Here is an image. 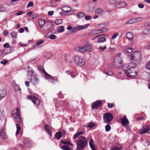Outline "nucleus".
I'll return each instance as SVG.
<instances>
[{
	"label": "nucleus",
	"mask_w": 150,
	"mask_h": 150,
	"mask_svg": "<svg viewBox=\"0 0 150 150\" xmlns=\"http://www.w3.org/2000/svg\"><path fill=\"white\" fill-rule=\"evenodd\" d=\"M120 121L122 125L124 127L127 126L129 124V121L126 115H124L123 117L120 118Z\"/></svg>",
	"instance_id": "9b49d317"
},
{
	"label": "nucleus",
	"mask_w": 150,
	"mask_h": 150,
	"mask_svg": "<svg viewBox=\"0 0 150 150\" xmlns=\"http://www.w3.org/2000/svg\"><path fill=\"white\" fill-rule=\"evenodd\" d=\"M6 95V91L0 89V100L4 98Z\"/></svg>",
	"instance_id": "f3484780"
},
{
	"label": "nucleus",
	"mask_w": 150,
	"mask_h": 150,
	"mask_svg": "<svg viewBox=\"0 0 150 150\" xmlns=\"http://www.w3.org/2000/svg\"><path fill=\"white\" fill-rule=\"evenodd\" d=\"M107 31L106 28H104L101 29L95 30L93 31V33L95 34H98L102 33L105 32Z\"/></svg>",
	"instance_id": "4468645a"
},
{
	"label": "nucleus",
	"mask_w": 150,
	"mask_h": 150,
	"mask_svg": "<svg viewBox=\"0 0 150 150\" xmlns=\"http://www.w3.org/2000/svg\"><path fill=\"white\" fill-rule=\"evenodd\" d=\"M61 143L62 144H66L67 145H71V144L70 142H69L68 141H62Z\"/></svg>",
	"instance_id": "a19ab883"
},
{
	"label": "nucleus",
	"mask_w": 150,
	"mask_h": 150,
	"mask_svg": "<svg viewBox=\"0 0 150 150\" xmlns=\"http://www.w3.org/2000/svg\"><path fill=\"white\" fill-rule=\"evenodd\" d=\"M126 37L129 40H132L133 37L132 34L129 32L127 33L126 34Z\"/></svg>",
	"instance_id": "412c9836"
},
{
	"label": "nucleus",
	"mask_w": 150,
	"mask_h": 150,
	"mask_svg": "<svg viewBox=\"0 0 150 150\" xmlns=\"http://www.w3.org/2000/svg\"><path fill=\"white\" fill-rule=\"evenodd\" d=\"M89 144L90 146V147L91 148V149H93L95 147V145L94 144V142L93 139H91L89 142Z\"/></svg>",
	"instance_id": "c85d7f7f"
},
{
	"label": "nucleus",
	"mask_w": 150,
	"mask_h": 150,
	"mask_svg": "<svg viewBox=\"0 0 150 150\" xmlns=\"http://www.w3.org/2000/svg\"><path fill=\"white\" fill-rule=\"evenodd\" d=\"M91 18V16H86L85 17V19L86 20H89Z\"/></svg>",
	"instance_id": "4d7b16f0"
},
{
	"label": "nucleus",
	"mask_w": 150,
	"mask_h": 150,
	"mask_svg": "<svg viewBox=\"0 0 150 150\" xmlns=\"http://www.w3.org/2000/svg\"><path fill=\"white\" fill-rule=\"evenodd\" d=\"M89 25V24H87L85 25H79V28L80 30H83V29L86 28L88 27Z\"/></svg>",
	"instance_id": "f704fd0d"
},
{
	"label": "nucleus",
	"mask_w": 150,
	"mask_h": 150,
	"mask_svg": "<svg viewBox=\"0 0 150 150\" xmlns=\"http://www.w3.org/2000/svg\"><path fill=\"white\" fill-rule=\"evenodd\" d=\"M34 4L33 2L30 1L29 2L27 5V8H28L29 7L32 6H33Z\"/></svg>",
	"instance_id": "09e8293b"
},
{
	"label": "nucleus",
	"mask_w": 150,
	"mask_h": 150,
	"mask_svg": "<svg viewBox=\"0 0 150 150\" xmlns=\"http://www.w3.org/2000/svg\"><path fill=\"white\" fill-rule=\"evenodd\" d=\"M105 72L107 75L109 76H112L113 74L112 72L110 71H106Z\"/></svg>",
	"instance_id": "de8ad7c7"
},
{
	"label": "nucleus",
	"mask_w": 150,
	"mask_h": 150,
	"mask_svg": "<svg viewBox=\"0 0 150 150\" xmlns=\"http://www.w3.org/2000/svg\"><path fill=\"white\" fill-rule=\"evenodd\" d=\"M23 142L24 144L26 146H30L31 145V142L27 138H25L23 139Z\"/></svg>",
	"instance_id": "dca6fc26"
},
{
	"label": "nucleus",
	"mask_w": 150,
	"mask_h": 150,
	"mask_svg": "<svg viewBox=\"0 0 150 150\" xmlns=\"http://www.w3.org/2000/svg\"><path fill=\"white\" fill-rule=\"evenodd\" d=\"M106 46H104L103 47H102V46H100L99 48V49H100V50H105L106 49Z\"/></svg>",
	"instance_id": "052dcab7"
},
{
	"label": "nucleus",
	"mask_w": 150,
	"mask_h": 150,
	"mask_svg": "<svg viewBox=\"0 0 150 150\" xmlns=\"http://www.w3.org/2000/svg\"><path fill=\"white\" fill-rule=\"evenodd\" d=\"M135 23L140 21L142 20V18L141 17H139L137 18H134Z\"/></svg>",
	"instance_id": "ea45409f"
},
{
	"label": "nucleus",
	"mask_w": 150,
	"mask_h": 150,
	"mask_svg": "<svg viewBox=\"0 0 150 150\" xmlns=\"http://www.w3.org/2000/svg\"><path fill=\"white\" fill-rule=\"evenodd\" d=\"M61 148L64 150H70V148L66 145H61Z\"/></svg>",
	"instance_id": "473e14b6"
},
{
	"label": "nucleus",
	"mask_w": 150,
	"mask_h": 150,
	"mask_svg": "<svg viewBox=\"0 0 150 150\" xmlns=\"http://www.w3.org/2000/svg\"><path fill=\"white\" fill-rule=\"evenodd\" d=\"M45 128L49 134L51 135H52V132L51 130L49 129V126L48 125H45Z\"/></svg>",
	"instance_id": "a878e982"
},
{
	"label": "nucleus",
	"mask_w": 150,
	"mask_h": 150,
	"mask_svg": "<svg viewBox=\"0 0 150 150\" xmlns=\"http://www.w3.org/2000/svg\"><path fill=\"white\" fill-rule=\"evenodd\" d=\"M77 31L74 27H73L72 28V30L71 31V33H74L76 31Z\"/></svg>",
	"instance_id": "e2e57ef3"
},
{
	"label": "nucleus",
	"mask_w": 150,
	"mask_h": 150,
	"mask_svg": "<svg viewBox=\"0 0 150 150\" xmlns=\"http://www.w3.org/2000/svg\"><path fill=\"white\" fill-rule=\"evenodd\" d=\"M17 33L15 31L12 32L11 33V38L15 39L16 38Z\"/></svg>",
	"instance_id": "c756f323"
},
{
	"label": "nucleus",
	"mask_w": 150,
	"mask_h": 150,
	"mask_svg": "<svg viewBox=\"0 0 150 150\" xmlns=\"http://www.w3.org/2000/svg\"><path fill=\"white\" fill-rule=\"evenodd\" d=\"M102 101L101 100H97L94 103H93L91 105V107L92 109H95L101 104Z\"/></svg>",
	"instance_id": "ddd939ff"
},
{
	"label": "nucleus",
	"mask_w": 150,
	"mask_h": 150,
	"mask_svg": "<svg viewBox=\"0 0 150 150\" xmlns=\"http://www.w3.org/2000/svg\"><path fill=\"white\" fill-rule=\"evenodd\" d=\"M115 65H117L118 67H120L122 65V62L120 57L117 56L114 59Z\"/></svg>",
	"instance_id": "f8f14e48"
},
{
	"label": "nucleus",
	"mask_w": 150,
	"mask_h": 150,
	"mask_svg": "<svg viewBox=\"0 0 150 150\" xmlns=\"http://www.w3.org/2000/svg\"><path fill=\"white\" fill-rule=\"evenodd\" d=\"M106 38L105 37H102L100 38L98 41L99 43L103 42L105 41Z\"/></svg>",
	"instance_id": "72a5a7b5"
},
{
	"label": "nucleus",
	"mask_w": 150,
	"mask_h": 150,
	"mask_svg": "<svg viewBox=\"0 0 150 150\" xmlns=\"http://www.w3.org/2000/svg\"><path fill=\"white\" fill-rule=\"evenodd\" d=\"M49 38L51 40H54L56 38V36L55 35H50Z\"/></svg>",
	"instance_id": "8fccbe9b"
},
{
	"label": "nucleus",
	"mask_w": 150,
	"mask_h": 150,
	"mask_svg": "<svg viewBox=\"0 0 150 150\" xmlns=\"http://www.w3.org/2000/svg\"><path fill=\"white\" fill-rule=\"evenodd\" d=\"M66 73H67L68 74H70L71 77L74 78L75 77L73 73L71 72L70 71L68 70L66 71Z\"/></svg>",
	"instance_id": "58836bf2"
},
{
	"label": "nucleus",
	"mask_w": 150,
	"mask_h": 150,
	"mask_svg": "<svg viewBox=\"0 0 150 150\" xmlns=\"http://www.w3.org/2000/svg\"><path fill=\"white\" fill-rule=\"evenodd\" d=\"M114 105V104L113 103H108V106L109 108H112Z\"/></svg>",
	"instance_id": "13d9d810"
},
{
	"label": "nucleus",
	"mask_w": 150,
	"mask_h": 150,
	"mask_svg": "<svg viewBox=\"0 0 150 150\" xmlns=\"http://www.w3.org/2000/svg\"><path fill=\"white\" fill-rule=\"evenodd\" d=\"M111 129V127L110 125L107 124L105 126V129L106 131L108 132Z\"/></svg>",
	"instance_id": "79ce46f5"
},
{
	"label": "nucleus",
	"mask_w": 150,
	"mask_h": 150,
	"mask_svg": "<svg viewBox=\"0 0 150 150\" xmlns=\"http://www.w3.org/2000/svg\"><path fill=\"white\" fill-rule=\"evenodd\" d=\"M50 25L51 24L50 23L46 22L44 25V27H45L44 29L45 30H47L49 29L50 28Z\"/></svg>",
	"instance_id": "7c9ffc66"
},
{
	"label": "nucleus",
	"mask_w": 150,
	"mask_h": 150,
	"mask_svg": "<svg viewBox=\"0 0 150 150\" xmlns=\"http://www.w3.org/2000/svg\"><path fill=\"white\" fill-rule=\"evenodd\" d=\"M54 12L53 11H49L48 12V14L49 16H52L53 15Z\"/></svg>",
	"instance_id": "338daca9"
},
{
	"label": "nucleus",
	"mask_w": 150,
	"mask_h": 150,
	"mask_svg": "<svg viewBox=\"0 0 150 150\" xmlns=\"http://www.w3.org/2000/svg\"><path fill=\"white\" fill-rule=\"evenodd\" d=\"M150 127H147L146 128H143L142 130H140L139 131V133L140 134H143L146 133L149 131Z\"/></svg>",
	"instance_id": "6ab92c4d"
},
{
	"label": "nucleus",
	"mask_w": 150,
	"mask_h": 150,
	"mask_svg": "<svg viewBox=\"0 0 150 150\" xmlns=\"http://www.w3.org/2000/svg\"><path fill=\"white\" fill-rule=\"evenodd\" d=\"M44 41L42 40H40L38 41L37 42V44L38 45H39L41 44H42L43 43Z\"/></svg>",
	"instance_id": "864d4df0"
},
{
	"label": "nucleus",
	"mask_w": 150,
	"mask_h": 150,
	"mask_svg": "<svg viewBox=\"0 0 150 150\" xmlns=\"http://www.w3.org/2000/svg\"><path fill=\"white\" fill-rule=\"evenodd\" d=\"M62 21V19H58L55 21V23L57 25H59L61 24Z\"/></svg>",
	"instance_id": "e433bc0d"
},
{
	"label": "nucleus",
	"mask_w": 150,
	"mask_h": 150,
	"mask_svg": "<svg viewBox=\"0 0 150 150\" xmlns=\"http://www.w3.org/2000/svg\"><path fill=\"white\" fill-rule=\"evenodd\" d=\"M127 5V3L124 1H119L117 4V6L119 8H122L126 6Z\"/></svg>",
	"instance_id": "a211bd4d"
},
{
	"label": "nucleus",
	"mask_w": 150,
	"mask_h": 150,
	"mask_svg": "<svg viewBox=\"0 0 150 150\" xmlns=\"http://www.w3.org/2000/svg\"><path fill=\"white\" fill-rule=\"evenodd\" d=\"M118 35V34L117 33H115L112 35V40L115 39Z\"/></svg>",
	"instance_id": "603ef678"
},
{
	"label": "nucleus",
	"mask_w": 150,
	"mask_h": 150,
	"mask_svg": "<svg viewBox=\"0 0 150 150\" xmlns=\"http://www.w3.org/2000/svg\"><path fill=\"white\" fill-rule=\"evenodd\" d=\"M79 51L81 52H90L92 50L91 45H90L79 47Z\"/></svg>",
	"instance_id": "6e6552de"
},
{
	"label": "nucleus",
	"mask_w": 150,
	"mask_h": 150,
	"mask_svg": "<svg viewBox=\"0 0 150 150\" xmlns=\"http://www.w3.org/2000/svg\"><path fill=\"white\" fill-rule=\"evenodd\" d=\"M85 14L83 12H80L77 14V17L79 18H82L85 16Z\"/></svg>",
	"instance_id": "cd10ccee"
},
{
	"label": "nucleus",
	"mask_w": 150,
	"mask_h": 150,
	"mask_svg": "<svg viewBox=\"0 0 150 150\" xmlns=\"http://www.w3.org/2000/svg\"><path fill=\"white\" fill-rule=\"evenodd\" d=\"M38 69L40 72H42L44 74H45V76L46 79H51L52 78V76L47 74L45 71L44 68L42 67L38 66Z\"/></svg>",
	"instance_id": "9d476101"
},
{
	"label": "nucleus",
	"mask_w": 150,
	"mask_h": 150,
	"mask_svg": "<svg viewBox=\"0 0 150 150\" xmlns=\"http://www.w3.org/2000/svg\"><path fill=\"white\" fill-rule=\"evenodd\" d=\"M74 60L75 63L80 66H83L85 64V61L82 57L78 56L74 57Z\"/></svg>",
	"instance_id": "0eeeda50"
},
{
	"label": "nucleus",
	"mask_w": 150,
	"mask_h": 150,
	"mask_svg": "<svg viewBox=\"0 0 150 150\" xmlns=\"http://www.w3.org/2000/svg\"><path fill=\"white\" fill-rule=\"evenodd\" d=\"M34 74V73L32 71H28V76H30L29 80L30 82L33 85H36L39 82V80L38 78L35 76Z\"/></svg>",
	"instance_id": "39448f33"
},
{
	"label": "nucleus",
	"mask_w": 150,
	"mask_h": 150,
	"mask_svg": "<svg viewBox=\"0 0 150 150\" xmlns=\"http://www.w3.org/2000/svg\"><path fill=\"white\" fill-rule=\"evenodd\" d=\"M95 12L96 13L101 15L103 12V11L101 8H98L96 9Z\"/></svg>",
	"instance_id": "393cba45"
},
{
	"label": "nucleus",
	"mask_w": 150,
	"mask_h": 150,
	"mask_svg": "<svg viewBox=\"0 0 150 150\" xmlns=\"http://www.w3.org/2000/svg\"><path fill=\"white\" fill-rule=\"evenodd\" d=\"M130 59L136 64H139L141 62L142 56L140 52L138 51L135 52L130 55Z\"/></svg>",
	"instance_id": "20e7f679"
},
{
	"label": "nucleus",
	"mask_w": 150,
	"mask_h": 150,
	"mask_svg": "<svg viewBox=\"0 0 150 150\" xmlns=\"http://www.w3.org/2000/svg\"><path fill=\"white\" fill-rule=\"evenodd\" d=\"M113 116L109 113H105L103 115V120L104 122L107 124H110L112 120Z\"/></svg>",
	"instance_id": "423d86ee"
},
{
	"label": "nucleus",
	"mask_w": 150,
	"mask_h": 150,
	"mask_svg": "<svg viewBox=\"0 0 150 150\" xmlns=\"http://www.w3.org/2000/svg\"><path fill=\"white\" fill-rule=\"evenodd\" d=\"M8 62V61L7 60H3L1 61V64H3L5 65L7 64Z\"/></svg>",
	"instance_id": "3c124183"
},
{
	"label": "nucleus",
	"mask_w": 150,
	"mask_h": 150,
	"mask_svg": "<svg viewBox=\"0 0 150 150\" xmlns=\"http://www.w3.org/2000/svg\"><path fill=\"white\" fill-rule=\"evenodd\" d=\"M0 135L3 139H6L7 138V136L6 134L5 129L4 128L1 129L0 130Z\"/></svg>",
	"instance_id": "2eb2a0df"
},
{
	"label": "nucleus",
	"mask_w": 150,
	"mask_h": 150,
	"mask_svg": "<svg viewBox=\"0 0 150 150\" xmlns=\"http://www.w3.org/2000/svg\"><path fill=\"white\" fill-rule=\"evenodd\" d=\"M74 28H75V29H76V31H78V30H80V28H79V26L77 25V26H74Z\"/></svg>",
	"instance_id": "69168bd1"
},
{
	"label": "nucleus",
	"mask_w": 150,
	"mask_h": 150,
	"mask_svg": "<svg viewBox=\"0 0 150 150\" xmlns=\"http://www.w3.org/2000/svg\"><path fill=\"white\" fill-rule=\"evenodd\" d=\"M84 134L83 132H79L76 133L74 135L73 138V140H74L77 138L79 135L83 134Z\"/></svg>",
	"instance_id": "5701e85b"
},
{
	"label": "nucleus",
	"mask_w": 150,
	"mask_h": 150,
	"mask_svg": "<svg viewBox=\"0 0 150 150\" xmlns=\"http://www.w3.org/2000/svg\"><path fill=\"white\" fill-rule=\"evenodd\" d=\"M119 1L120 0H110V2L112 4H115L117 5V4Z\"/></svg>",
	"instance_id": "a18cd8bd"
},
{
	"label": "nucleus",
	"mask_w": 150,
	"mask_h": 150,
	"mask_svg": "<svg viewBox=\"0 0 150 150\" xmlns=\"http://www.w3.org/2000/svg\"><path fill=\"white\" fill-rule=\"evenodd\" d=\"M61 9L63 11L67 13L71 10V8L69 7L63 6L62 7Z\"/></svg>",
	"instance_id": "aec40b11"
},
{
	"label": "nucleus",
	"mask_w": 150,
	"mask_h": 150,
	"mask_svg": "<svg viewBox=\"0 0 150 150\" xmlns=\"http://www.w3.org/2000/svg\"><path fill=\"white\" fill-rule=\"evenodd\" d=\"M10 45L8 43H6L3 45V46L5 48H8L9 47Z\"/></svg>",
	"instance_id": "6e6d98bb"
},
{
	"label": "nucleus",
	"mask_w": 150,
	"mask_h": 150,
	"mask_svg": "<svg viewBox=\"0 0 150 150\" xmlns=\"http://www.w3.org/2000/svg\"><path fill=\"white\" fill-rule=\"evenodd\" d=\"M19 112V110L18 108H16L14 109L12 112V116L16 123V125L17 128V131L16 133V135L19 134L21 129L20 126L18 124V123L21 124L22 122V121Z\"/></svg>",
	"instance_id": "f03ea898"
},
{
	"label": "nucleus",
	"mask_w": 150,
	"mask_h": 150,
	"mask_svg": "<svg viewBox=\"0 0 150 150\" xmlns=\"http://www.w3.org/2000/svg\"><path fill=\"white\" fill-rule=\"evenodd\" d=\"M28 98L29 99H31L33 102L37 106L39 105L40 101V100L33 96H28Z\"/></svg>",
	"instance_id": "1a4fd4ad"
},
{
	"label": "nucleus",
	"mask_w": 150,
	"mask_h": 150,
	"mask_svg": "<svg viewBox=\"0 0 150 150\" xmlns=\"http://www.w3.org/2000/svg\"><path fill=\"white\" fill-rule=\"evenodd\" d=\"M23 13V11H20L15 13V15L16 16H19L22 14Z\"/></svg>",
	"instance_id": "5fc2aeb1"
},
{
	"label": "nucleus",
	"mask_w": 150,
	"mask_h": 150,
	"mask_svg": "<svg viewBox=\"0 0 150 150\" xmlns=\"http://www.w3.org/2000/svg\"><path fill=\"white\" fill-rule=\"evenodd\" d=\"M138 6L139 8H142L144 7V5L142 4H139L138 5Z\"/></svg>",
	"instance_id": "bf43d9fd"
},
{
	"label": "nucleus",
	"mask_w": 150,
	"mask_h": 150,
	"mask_svg": "<svg viewBox=\"0 0 150 150\" xmlns=\"http://www.w3.org/2000/svg\"><path fill=\"white\" fill-rule=\"evenodd\" d=\"M95 125V123H90L87 125V127H89L90 128H91L93 127H94Z\"/></svg>",
	"instance_id": "37998d69"
},
{
	"label": "nucleus",
	"mask_w": 150,
	"mask_h": 150,
	"mask_svg": "<svg viewBox=\"0 0 150 150\" xmlns=\"http://www.w3.org/2000/svg\"><path fill=\"white\" fill-rule=\"evenodd\" d=\"M24 31V29L23 28H21L19 29L18 31L20 33H23Z\"/></svg>",
	"instance_id": "774afa93"
},
{
	"label": "nucleus",
	"mask_w": 150,
	"mask_h": 150,
	"mask_svg": "<svg viewBox=\"0 0 150 150\" xmlns=\"http://www.w3.org/2000/svg\"><path fill=\"white\" fill-rule=\"evenodd\" d=\"M136 66L135 63H130L125 64L122 68L128 77L133 78L137 75V73L135 68Z\"/></svg>",
	"instance_id": "f257e3e1"
},
{
	"label": "nucleus",
	"mask_w": 150,
	"mask_h": 150,
	"mask_svg": "<svg viewBox=\"0 0 150 150\" xmlns=\"http://www.w3.org/2000/svg\"><path fill=\"white\" fill-rule=\"evenodd\" d=\"M120 147L116 146H112V150H120Z\"/></svg>",
	"instance_id": "49530a36"
},
{
	"label": "nucleus",
	"mask_w": 150,
	"mask_h": 150,
	"mask_svg": "<svg viewBox=\"0 0 150 150\" xmlns=\"http://www.w3.org/2000/svg\"><path fill=\"white\" fill-rule=\"evenodd\" d=\"M77 31L74 27H73L72 28V30L71 31V33H74L76 31Z\"/></svg>",
	"instance_id": "680f3d73"
},
{
	"label": "nucleus",
	"mask_w": 150,
	"mask_h": 150,
	"mask_svg": "<svg viewBox=\"0 0 150 150\" xmlns=\"http://www.w3.org/2000/svg\"><path fill=\"white\" fill-rule=\"evenodd\" d=\"M58 31L60 33H62L64 31V27L60 26L58 28Z\"/></svg>",
	"instance_id": "c9c22d12"
},
{
	"label": "nucleus",
	"mask_w": 150,
	"mask_h": 150,
	"mask_svg": "<svg viewBox=\"0 0 150 150\" xmlns=\"http://www.w3.org/2000/svg\"><path fill=\"white\" fill-rule=\"evenodd\" d=\"M5 11V9L1 6L0 8V11L2 12H4Z\"/></svg>",
	"instance_id": "0e129e2a"
},
{
	"label": "nucleus",
	"mask_w": 150,
	"mask_h": 150,
	"mask_svg": "<svg viewBox=\"0 0 150 150\" xmlns=\"http://www.w3.org/2000/svg\"><path fill=\"white\" fill-rule=\"evenodd\" d=\"M55 136L57 139H59L62 136V133L60 131L59 132L55 134Z\"/></svg>",
	"instance_id": "bb28decb"
},
{
	"label": "nucleus",
	"mask_w": 150,
	"mask_h": 150,
	"mask_svg": "<svg viewBox=\"0 0 150 150\" xmlns=\"http://www.w3.org/2000/svg\"><path fill=\"white\" fill-rule=\"evenodd\" d=\"M13 86L14 91H17L21 90L18 86L17 85L16 83H13Z\"/></svg>",
	"instance_id": "b1692460"
},
{
	"label": "nucleus",
	"mask_w": 150,
	"mask_h": 150,
	"mask_svg": "<svg viewBox=\"0 0 150 150\" xmlns=\"http://www.w3.org/2000/svg\"><path fill=\"white\" fill-rule=\"evenodd\" d=\"M134 23H135L134 21V18H131L128 20L126 22V24H131Z\"/></svg>",
	"instance_id": "2f4dec72"
},
{
	"label": "nucleus",
	"mask_w": 150,
	"mask_h": 150,
	"mask_svg": "<svg viewBox=\"0 0 150 150\" xmlns=\"http://www.w3.org/2000/svg\"><path fill=\"white\" fill-rule=\"evenodd\" d=\"M45 21L42 19H40L38 21V24L40 27L42 28L45 23Z\"/></svg>",
	"instance_id": "4be33fe9"
},
{
	"label": "nucleus",
	"mask_w": 150,
	"mask_h": 150,
	"mask_svg": "<svg viewBox=\"0 0 150 150\" xmlns=\"http://www.w3.org/2000/svg\"><path fill=\"white\" fill-rule=\"evenodd\" d=\"M134 50L132 48H127L126 49V51L129 53H131L134 51Z\"/></svg>",
	"instance_id": "4c0bfd02"
},
{
	"label": "nucleus",
	"mask_w": 150,
	"mask_h": 150,
	"mask_svg": "<svg viewBox=\"0 0 150 150\" xmlns=\"http://www.w3.org/2000/svg\"><path fill=\"white\" fill-rule=\"evenodd\" d=\"M74 140V142L76 143V149L82 150L87 146L88 139L85 137L81 136L77 140L76 139Z\"/></svg>",
	"instance_id": "7ed1b4c3"
},
{
	"label": "nucleus",
	"mask_w": 150,
	"mask_h": 150,
	"mask_svg": "<svg viewBox=\"0 0 150 150\" xmlns=\"http://www.w3.org/2000/svg\"><path fill=\"white\" fill-rule=\"evenodd\" d=\"M146 68L147 69L150 71V60L146 64Z\"/></svg>",
	"instance_id": "c03bdc74"
}]
</instances>
